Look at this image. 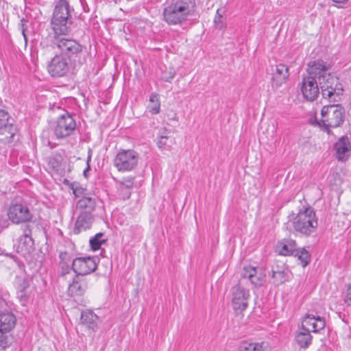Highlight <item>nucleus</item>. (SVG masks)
I'll use <instances>...</instances> for the list:
<instances>
[{"label":"nucleus","instance_id":"f257e3e1","mask_svg":"<svg viewBox=\"0 0 351 351\" xmlns=\"http://www.w3.org/2000/svg\"><path fill=\"white\" fill-rule=\"evenodd\" d=\"M70 17L68 0H58L51 19L53 36L51 39V45L45 47V42L40 43L45 53H49L55 47L69 54H77L82 51V47L76 40L66 38L69 32L68 21Z\"/></svg>","mask_w":351,"mask_h":351},{"label":"nucleus","instance_id":"f03ea898","mask_svg":"<svg viewBox=\"0 0 351 351\" xmlns=\"http://www.w3.org/2000/svg\"><path fill=\"white\" fill-rule=\"evenodd\" d=\"M195 0H168L163 10V20L169 25L185 22L195 7Z\"/></svg>","mask_w":351,"mask_h":351},{"label":"nucleus","instance_id":"7ed1b4c3","mask_svg":"<svg viewBox=\"0 0 351 351\" xmlns=\"http://www.w3.org/2000/svg\"><path fill=\"white\" fill-rule=\"evenodd\" d=\"M324 61L317 60L310 62L308 64V75L303 77L301 90L304 97L308 101H314L319 93V86L317 74L323 72Z\"/></svg>","mask_w":351,"mask_h":351},{"label":"nucleus","instance_id":"20e7f679","mask_svg":"<svg viewBox=\"0 0 351 351\" xmlns=\"http://www.w3.org/2000/svg\"><path fill=\"white\" fill-rule=\"evenodd\" d=\"M291 222L293 230L305 237L315 233L318 226L317 217L314 209L311 207L300 210Z\"/></svg>","mask_w":351,"mask_h":351},{"label":"nucleus","instance_id":"39448f33","mask_svg":"<svg viewBox=\"0 0 351 351\" xmlns=\"http://www.w3.org/2000/svg\"><path fill=\"white\" fill-rule=\"evenodd\" d=\"M320 127L328 134L331 128L340 127L345 120L346 112L340 104H330L324 106L321 110Z\"/></svg>","mask_w":351,"mask_h":351},{"label":"nucleus","instance_id":"423d86ee","mask_svg":"<svg viewBox=\"0 0 351 351\" xmlns=\"http://www.w3.org/2000/svg\"><path fill=\"white\" fill-rule=\"evenodd\" d=\"M59 54H56L47 64L49 74L53 77H61L67 75L69 72L71 62L69 54L62 50Z\"/></svg>","mask_w":351,"mask_h":351},{"label":"nucleus","instance_id":"0eeeda50","mask_svg":"<svg viewBox=\"0 0 351 351\" xmlns=\"http://www.w3.org/2000/svg\"><path fill=\"white\" fill-rule=\"evenodd\" d=\"M7 215L14 224L29 223L34 217L29 205L23 200L12 202L8 208Z\"/></svg>","mask_w":351,"mask_h":351},{"label":"nucleus","instance_id":"6e6552de","mask_svg":"<svg viewBox=\"0 0 351 351\" xmlns=\"http://www.w3.org/2000/svg\"><path fill=\"white\" fill-rule=\"evenodd\" d=\"M231 304L237 314H241L248 307L250 293L248 289L244 288L241 283L234 286L231 289Z\"/></svg>","mask_w":351,"mask_h":351},{"label":"nucleus","instance_id":"1a4fd4ad","mask_svg":"<svg viewBox=\"0 0 351 351\" xmlns=\"http://www.w3.org/2000/svg\"><path fill=\"white\" fill-rule=\"evenodd\" d=\"M138 161V154L132 149L122 150L117 153L114 159V165L119 171L134 169Z\"/></svg>","mask_w":351,"mask_h":351},{"label":"nucleus","instance_id":"9d476101","mask_svg":"<svg viewBox=\"0 0 351 351\" xmlns=\"http://www.w3.org/2000/svg\"><path fill=\"white\" fill-rule=\"evenodd\" d=\"M98 258L96 257H77L72 260V270L76 276H84L95 271L97 267Z\"/></svg>","mask_w":351,"mask_h":351},{"label":"nucleus","instance_id":"9b49d317","mask_svg":"<svg viewBox=\"0 0 351 351\" xmlns=\"http://www.w3.org/2000/svg\"><path fill=\"white\" fill-rule=\"evenodd\" d=\"M76 128V122L69 113L61 115L54 130L57 138H61L70 136Z\"/></svg>","mask_w":351,"mask_h":351},{"label":"nucleus","instance_id":"f8f14e48","mask_svg":"<svg viewBox=\"0 0 351 351\" xmlns=\"http://www.w3.org/2000/svg\"><path fill=\"white\" fill-rule=\"evenodd\" d=\"M11 121L8 112L0 109V134L5 136L8 143L12 142L17 133V128Z\"/></svg>","mask_w":351,"mask_h":351},{"label":"nucleus","instance_id":"ddd939ff","mask_svg":"<svg viewBox=\"0 0 351 351\" xmlns=\"http://www.w3.org/2000/svg\"><path fill=\"white\" fill-rule=\"evenodd\" d=\"M326 323L323 317L313 313H306L302 322V330L317 332L325 327Z\"/></svg>","mask_w":351,"mask_h":351},{"label":"nucleus","instance_id":"4468645a","mask_svg":"<svg viewBox=\"0 0 351 351\" xmlns=\"http://www.w3.org/2000/svg\"><path fill=\"white\" fill-rule=\"evenodd\" d=\"M324 68L323 72L317 74V80L321 90V93L329 90L330 88L339 83V80L335 75L328 72L329 70V65L324 62Z\"/></svg>","mask_w":351,"mask_h":351},{"label":"nucleus","instance_id":"2eb2a0df","mask_svg":"<svg viewBox=\"0 0 351 351\" xmlns=\"http://www.w3.org/2000/svg\"><path fill=\"white\" fill-rule=\"evenodd\" d=\"M289 76V68L284 64H279L272 74V87L278 88L286 82Z\"/></svg>","mask_w":351,"mask_h":351},{"label":"nucleus","instance_id":"dca6fc26","mask_svg":"<svg viewBox=\"0 0 351 351\" xmlns=\"http://www.w3.org/2000/svg\"><path fill=\"white\" fill-rule=\"evenodd\" d=\"M94 221V217L92 213L88 212H80L77 218L73 232L76 234L82 231L89 229Z\"/></svg>","mask_w":351,"mask_h":351},{"label":"nucleus","instance_id":"f3484780","mask_svg":"<svg viewBox=\"0 0 351 351\" xmlns=\"http://www.w3.org/2000/svg\"><path fill=\"white\" fill-rule=\"evenodd\" d=\"M336 158L340 161H344L348 158V152L351 150L349 139L347 136L341 137L335 144Z\"/></svg>","mask_w":351,"mask_h":351},{"label":"nucleus","instance_id":"a211bd4d","mask_svg":"<svg viewBox=\"0 0 351 351\" xmlns=\"http://www.w3.org/2000/svg\"><path fill=\"white\" fill-rule=\"evenodd\" d=\"M156 144L160 149L170 151L176 144V140L169 131L164 129L157 137Z\"/></svg>","mask_w":351,"mask_h":351},{"label":"nucleus","instance_id":"6ab92c4d","mask_svg":"<svg viewBox=\"0 0 351 351\" xmlns=\"http://www.w3.org/2000/svg\"><path fill=\"white\" fill-rule=\"evenodd\" d=\"M343 86L339 82L322 93V97L330 103L339 102L343 93Z\"/></svg>","mask_w":351,"mask_h":351},{"label":"nucleus","instance_id":"aec40b11","mask_svg":"<svg viewBox=\"0 0 351 351\" xmlns=\"http://www.w3.org/2000/svg\"><path fill=\"white\" fill-rule=\"evenodd\" d=\"M98 316L90 310L83 311L80 316V324L95 331L97 329Z\"/></svg>","mask_w":351,"mask_h":351},{"label":"nucleus","instance_id":"412c9836","mask_svg":"<svg viewBox=\"0 0 351 351\" xmlns=\"http://www.w3.org/2000/svg\"><path fill=\"white\" fill-rule=\"evenodd\" d=\"M241 276L244 279H249L251 283L255 286H261L263 282V275L261 274H258L254 267H245L242 271Z\"/></svg>","mask_w":351,"mask_h":351},{"label":"nucleus","instance_id":"4be33fe9","mask_svg":"<svg viewBox=\"0 0 351 351\" xmlns=\"http://www.w3.org/2000/svg\"><path fill=\"white\" fill-rule=\"evenodd\" d=\"M118 189L120 194L122 195V198L129 199L131 195L130 189L134 186V178L129 176L123 178L121 180L118 181Z\"/></svg>","mask_w":351,"mask_h":351},{"label":"nucleus","instance_id":"5701e85b","mask_svg":"<svg viewBox=\"0 0 351 351\" xmlns=\"http://www.w3.org/2000/svg\"><path fill=\"white\" fill-rule=\"evenodd\" d=\"M15 316L9 312L0 313V330L1 331L9 332L15 326Z\"/></svg>","mask_w":351,"mask_h":351},{"label":"nucleus","instance_id":"b1692460","mask_svg":"<svg viewBox=\"0 0 351 351\" xmlns=\"http://www.w3.org/2000/svg\"><path fill=\"white\" fill-rule=\"evenodd\" d=\"M297 244L294 240L285 239L278 243L277 249L278 253L284 256H289L295 252Z\"/></svg>","mask_w":351,"mask_h":351},{"label":"nucleus","instance_id":"393cba45","mask_svg":"<svg viewBox=\"0 0 351 351\" xmlns=\"http://www.w3.org/2000/svg\"><path fill=\"white\" fill-rule=\"evenodd\" d=\"M86 285L84 282L79 280L78 276L73 279L72 283L68 287V293L71 296L82 295L85 292Z\"/></svg>","mask_w":351,"mask_h":351},{"label":"nucleus","instance_id":"a878e982","mask_svg":"<svg viewBox=\"0 0 351 351\" xmlns=\"http://www.w3.org/2000/svg\"><path fill=\"white\" fill-rule=\"evenodd\" d=\"M312 336L310 332L303 330L296 333L295 340L300 348H307L312 342Z\"/></svg>","mask_w":351,"mask_h":351},{"label":"nucleus","instance_id":"bb28decb","mask_svg":"<svg viewBox=\"0 0 351 351\" xmlns=\"http://www.w3.org/2000/svg\"><path fill=\"white\" fill-rule=\"evenodd\" d=\"M95 199L90 197H83L78 201L77 208H79L81 212L92 213L95 208Z\"/></svg>","mask_w":351,"mask_h":351},{"label":"nucleus","instance_id":"cd10ccee","mask_svg":"<svg viewBox=\"0 0 351 351\" xmlns=\"http://www.w3.org/2000/svg\"><path fill=\"white\" fill-rule=\"evenodd\" d=\"M272 278L274 279V283L280 285L287 280L288 269L284 265L280 268L276 269L272 267Z\"/></svg>","mask_w":351,"mask_h":351},{"label":"nucleus","instance_id":"c85d7f7f","mask_svg":"<svg viewBox=\"0 0 351 351\" xmlns=\"http://www.w3.org/2000/svg\"><path fill=\"white\" fill-rule=\"evenodd\" d=\"M240 351H267V344L265 342H243L239 347Z\"/></svg>","mask_w":351,"mask_h":351},{"label":"nucleus","instance_id":"c756f323","mask_svg":"<svg viewBox=\"0 0 351 351\" xmlns=\"http://www.w3.org/2000/svg\"><path fill=\"white\" fill-rule=\"evenodd\" d=\"M32 230L29 225H26L23 229V234L20 239V245H23L25 247V250L29 252L33 245V239L31 237Z\"/></svg>","mask_w":351,"mask_h":351},{"label":"nucleus","instance_id":"7c9ffc66","mask_svg":"<svg viewBox=\"0 0 351 351\" xmlns=\"http://www.w3.org/2000/svg\"><path fill=\"white\" fill-rule=\"evenodd\" d=\"M149 101V103L147 106L148 111L152 114H158L160 110V102L158 95L155 93H152Z\"/></svg>","mask_w":351,"mask_h":351},{"label":"nucleus","instance_id":"2f4dec72","mask_svg":"<svg viewBox=\"0 0 351 351\" xmlns=\"http://www.w3.org/2000/svg\"><path fill=\"white\" fill-rule=\"evenodd\" d=\"M14 284L16 289H30V278L25 274H21L16 277Z\"/></svg>","mask_w":351,"mask_h":351},{"label":"nucleus","instance_id":"473e14b6","mask_svg":"<svg viewBox=\"0 0 351 351\" xmlns=\"http://www.w3.org/2000/svg\"><path fill=\"white\" fill-rule=\"evenodd\" d=\"M295 256L298 257L302 267H306L310 262L311 256L305 249H297L295 252Z\"/></svg>","mask_w":351,"mask_h":351},{"label":"nucleus","instance_id":"72a5a7b5","mask_svg":"<svg viewBox=\"0 0 351 351\" xmlns=\"http://www.w3.org/2000/svg\"><path fill=\"white\" fill-rule=\"evenodd\" d=\"M104 237L103 233H97L95 237L90 238L89 241L90 246L91 249L94 251L97 250L100 248L102 243L106 241V239H102Z\"/></svg>","mask_w":351,"mask_h":351},{"label":"nucleus","instance_id":"f704fd0d","mask_svg":"<svg viewBox=\"0 0 351 351\" xmlns=\"http://www.w3.org/2000/svg\"><path fill=\"white\" fill-rule=\"evenodd\" d=\"M223 13L224 11L222 9H218L214 18L215 26L218 29H221L224 27L225 18L223 16Z\"/></svg>","mask_w":351,"mask_h":351},{"label":"nucleus","instance_id":"c9c22d12","mask_svg":"<svg viewBox=\"0 0 351 351\" xmlns=\"http://www.w3.org/2000/svg\"><path fill=\"white\" fill-rule=\"evenodd\" d=\"M17 298L21 302V304L25 306L28 301L30 295V289H25L24 290L16 289Z\"/></svg>","mask_w":351,"mask_h":351},{"label":"nucleus","instance_id":"e433bc0d","mask_svg":"<svg viewBox=\"0 0 351 351\" xmlns=\"http://www.w3.org/2000/svg\"><path fill=\"white\" fill-rule=\"evenodd\" d=\"M60 258L61 260L60 264H69L71 261L69 254L66 252H60Z\"/></svg>","mask_w":351,"mask_h":351},{"label":"nucleus","instance_id":"4c0bfd02","mask_svg":"<svg viewBox=\"0 0 351 351\" xmlns=\"http://www.w3.org/2000/svg\"><path fill=\"white\" fill-rule=\"evenodd\" d=\"M71 271V268L69 264H61L60 275L62 276L69 274Z\"/></svg>","mask_w":351,"mask_h":351},{"label":"nucleus","instance_id":"58836bf2","mask_svg":"<svg viewBox=\"0 0 351 351\" xmlns=\"http://www.w3.org/2000/svg\"><path fill=\"white\" fill-rule=\"evenodd\" d=\"M91 156H92V150L90 149H88V156H87V160H86V164H87V167L84 170V176H86V173L87 172L90 170V162L91 160Z\"/></svg>","mask_w":351,"mask_h":351},{"label":"nucleus","instance_id":"ea45409f","mask_svg":"<svg viewBox=\"0 0 351 351\" xmlns=\"http://www.w3.org/2000/svg\"><path fill=\"white\" fill-rule=\"evenodd\" d=\"M26 23H27V21H25L24 19H21V33L24 37V39L25 40V42H27V36H26V34H25V31L27 29V27H26Z\"/></svg>","mask_w":351,"mask_h":351},{"label":"nucleus","instance_id":"a19ab883","mask_svg":"<svg viewBox=\"0 0 351 351\" xmlns=\"http://www.w3.org/2000/svg\"><path fill=\"white\" fill-rule=\"evenodd\" d=\"M345 302L351 306V285H348L346 292V295L345 298Z\"/></svg>","mask_w":351,"mask_h":351},{"label":"nucleus","instance_id":"79ce46f5","mask_svg":"<svg viewBox=\"0 0 351 351\" xmlns=\"http://www.w3.org/2000/svg\"><path fill=\"white\" fill-rule=\"evenodd\" d=\"M335 3H346L348 0H332Z\"/></svg>","mask_w":351,"mask_h":351}]
</instances>
